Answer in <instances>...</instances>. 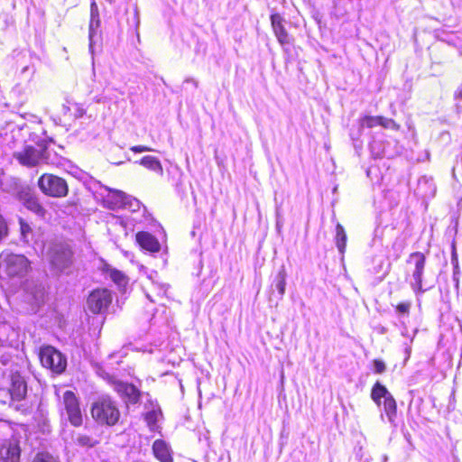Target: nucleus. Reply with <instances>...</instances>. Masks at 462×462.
Wrapping results in <instances>:
<instances>
[{
  "label": "nucleus",
  "mask_w": 462,
  "mask_h": 462,
  "mask_svg": "<svg viewBox=\"0 0 462 462\" xmlns=\"http://www.w3.org/2000/svg\"><path fill=\"white\" fill-rule=\"evenodd\" d=\"M29 269L30 262L24 255L14 254L9 250L0 254V274L22 277L28 273Z\"/></svg>",
  "instance_id": "f257e3e1"
},
{
  "label": "nucleus",
  "mask_w": 462,
  "mask_h": 462,
  "mask_svg": "<svg viewBox=\"0 0 462 462\" xmlns=\"http://www.w3.org/2000/svg\"><path fill=\"white\" fill-rule=\"evenodd\" d=\"M91 415L97 423L108 426L115 425L120 418L116 405L108 397H102L92 404Z\"/></svg>",
  "instance_id": "f03ea898"
},
{
  "label": "nucleus",
  "mask_w": 462,
  "mask_h": 462,
  "mask_svg": "<svg viewBox=\"0 0 462 462\" xmlns=\"http://www.w3.org/2000/svg\"><path fill=\"white\" fill-rule=\"evenodd\" d=\"M27 393V385L23 377L18 372H11L9 374V385L7 391L0 390V397L6 395L5 399H0L3 403H11L13 401L23 400Z\"/></svg>",
  "instance_id": "7ed1b4c3"
},
{
  "label": "nucleus",
  "mask_w": 462,
  "mask_h": 462,
  "mask_svg": "<svg viewBox=\"0 0 462 462\" xmlns=\"http://www.w3.org/2000/svg\"><path fill=\"white\" fill-rule=\"evenodd\" d=\"M41 190L51 197L61 198L68 194V185L66 181L52 174H43L38 180Z\"/></svg>",
  "instance_id": "20e7f679"
},
{
  "label": "nucleus",
  "mask_w": 462,
  "mask_h": 462,
  "mask_svg": "<svg viewBox=\"0 0 462 462\" xmlns=\"http://www.w3.org/2000/svg\"><path fill=\"white\" fill-rule=\"evenodd\" d=\"M39 356L42 365L53 373L61 374L67 366L66 358L51 346L42 347Z\"/></svg>",
  "instance_id": "39448f33"
},
{
  "label": "nucleus",
  "mask_w": 462,
  "mask_h": 462,
  "mask_svg": "<svg viewBox=\"0 0 462 462\" xmlns=\"http://www.w3.org/2000/svg\"><path fill=\"white\" fill-rule=\"evenodd\" d=\"M62 403L66 410L69 422L79 427L82 424L83 418L79 400L72 391H66L62 395Z\"/></svg>",
  "instance_id": "423d86ee"
},
{
  "label": "nucleus",
  "mask_w": 462,
  "mask_h": 462,
  "mask_svg": "<svg viewBox=\"0 0 462 462\" xmlns=\"http://www.w3.org/2000/svg\"><path fill=\"white\" fill-rule=\"evenodd\" d=\"M112 301V295L106 289H98L93 291L87 300L88 310L95 313H102L106 310Z\"/></svg>",
  "instance_id": "0eeeda50"
},
{
  "label": "nucleus",
  "mask_w": 462,
  "mask_h": 462,
  "mask_svg": "<svg viewBox=\"0 0 462 462\" xmlns=\"http://www.w3.org/2000/svg\"><path fill=\"white\" fill-rule=\"evenodd\" d=\"M408 263H414V270L412 271V282L411 286L415 291H422V274L424 272L426 257L420 252H415L410 254Z\"/></svg>",
  "instance_id": "6e6552de"
},
{
  "label": "nucleus",
  "mask_w": 462,
  "mask_h": 462,
  "mask_svg": "<svg viewBox=\"0 0 462 462\" xmlns=\"http://www.w3.org/2000/svg\"><path fill=\"white\" fill-rule=\"evenodd\" d=\"M45 148L41 146L35 148L33 146H25L21 152H15L14 157L19 162L25 166H35L44 159Z\"/></svg>",
  "instance_id": "1a4fd4ad"
},
{
  "label": "nucleus",
  "mask_w": 462,
  "mask_h": 462,
  "mask_svg": "<svg viewBox=\"0 0 462 462\" xmlns=\"http://www.w3.org/2000/svg\"><path fill=\"white\" fill-rule=\"evenodd\" d=\"M71 256V251L61 245L53 247L49 254L51 265L59 271L64 270L70 264Z\"/></svg>",
  "instance_id": "9d476101"
},
{
  "label": "nucleus",
  "mask_w": 462,
  "mask_h": 462,
  "mask_svg": "<svg viewBox=\"0 0 462 462\" xmlns=\"http://www.w3.org/2000/svg\"><path fill=\"white\" fill-rule=\"evenodd\" d=\"M20 452L16 440L6 441L0 448V462H19Z\"/></svg>",
  "instance_id": "9b49d317"
},
{
  "label": "nucleus",
  "mask_w": 462,
  "mask_h": 462,
  "mask_svg": "<svg viewBox=\"0 0 462 462\" xmlns=\"http://www.w3.org/2000/svg\"><path fill=\"white\" fill-rule=\"evenodd\" d=\"M284 22H285V20L279 14H273L271 15V24H272L273 31L274 35L276 36L278 42L282 45L290 43V37H289V34L284 27Z\"/></svg>",
  "instance_id": "f8f14e48"
},
{
  "label": "nucleus",
  "mask_w": 462,
  "mask_h": 462,
  "mask_svg": "<svg viewBox=\"0 0 462 462\" xmlns=\"http://www.w3.org/2000/svg\"><path fill=\"white\" fill-rule=\"evenodd\" d=\"M115 390L125 402L135 403L139 400V391L133 384L119 382L115 384Z\"/></svg>",
  "instance_id": "ddd939ff"
},
{
  "label": "nucleus",
  "mask_w": 462,
  "mask_h": 462,
  "mask_svg": "<svg viewBox=\"0 0 462 462\" xmlns=\"http://www.w3.org/2000/svg\"><path fill=\"white\" fill-rule=\"evenodd\" d=\"M130 198L121 190L109 189V194L106 199L108 208L115 209L125 208L129 203Z\"/></svg>",
  "instance_id": "4468645a"
},
{
  "label": "nucleus",
  "mask_w": 462,
  "mask_h": 462,
  "mask_svg": "<svg viewBox=\"0 0 462 462\" xmlns=\"http://www.w3.org/2000/svg\"><path fill=\"white\" fill-rule=\"evenodd\" d=\"M136 241L139 245L150 252H159L161 245L158 240L150 233L139 232L136 234Z\"/></svg>",
  "instance_id": "2eb2a0df"
},
{
  "label": "nucleus",
  "mask_w": 462,
  "mask_h": 462,
  "mask_svg": "<svg viewBox=\"0 0 462 462\" xmlns=\"http://www.w3.org/2000/svg\"><path fill=\"white\" fill-rule=\"evenodd\" d=\"M21 201L31 211L39 216H44L45 209L40 204L38 199L29 191H22L19 195Z\"/></svg>",
  "instance_id": "dca6fc26"
},
{
  "label": "nucleus",
  "mask_w": 462,
  "mask_h": 462,
  "mask_svg": "<svg viewBox=\"0 0 462 462\" xmlns=\"http://www.w3.org/2000/svg\"><path fill=\"white\" fill-rule=\"evenodd\" d=\"M152 451L155 457L161 462H173L171 451L165 441L157 439L153 442Z\"/></svg>",
  "instance_id": "f3484780"
},
{
  "label": "nucleus",
  "mask_w": 462,
  "mask_h": 462,
  "mask_svg": "<svg viewBox=\"0 0 462 462\" xmlns=\"http://www.w3.org/2000/svg\"><path fill=\"white\" fill-rule=\"evenodd\" d=\"M103 272L107 275L118 287H125L128 282L126 275L108 264H105Z\"/></svg>",
  "instance_id": "a211bd4d"
},
{
  "label": "nucleus",
  "mask_w": 462,
  "mask_h": 462,
  "mask_svg": "<svg viewBox=\"0 0 462 462\" xmlns=\"http://www.w3.org/2000/svg\"><path fill=\"white\" fill-rule=\"evenodd\" d=\"M388 396H392V393L387 390V388L381 384L379 382H376L371 391V398L372 400L380 406L382 403V399L386 400Z\"/></svg>",
  "instance_id": "6ab92c4d"
},
{
  "label": "nucleus",
  "mask_w": 462,
  "mask_h": 462,
  "mask_svg": "<svg viewBox=\"0 0 462 462\" xmlns=\"http://www.w3.org/2000/svg\"><path fill=\"white\" fill-rule=\"evenodd\" d=\"M383 411L388 419V421L391 424L395 425L397 404L393 395L388 396V398L383 401Z\"/></svg>",
  "instance_id": "aec40b11"
},
{
  "label": "nucleus",
  "mask_w": 462,
  "mask_h": 462,
  "mask_svg": "<svg viewBox=\"0 0 462 462\" xmlns=\"http://www.w3.org/2000/svg\"><path fill=\"white\" fill-rule=\"evenodd\" d=\"M139 163L146 169L152 171L161 176L163 174L162 166L160 161L154 156H144L140 160Z\"/></svg>",
  "instance_id": "412c9836"
},
{
  "label": "nucleus",
  "mask_w": 462,
  "mask_h": 462,
  "mask_svg": "<svg viewBox=\"0 0 462 462\" xmlns=\"http://www.w3.org/2000/svg\"><path fill=\"white\" fill-rule=\"evenodd\" d=\"M336 245L341 254H343L346 251V233L343 227V226L339 223L336 226Z\"/></svg>",
  "instance_id": "4be33fe9"
},
{
  "label": "nucleus",
  "mask_w": 462,
  "mask_h": 462,
  "mask_svg": "<svg viewBox=\"0 0 462 462\" xmlns=\"http://www.w3.org/2000/svg\"><path fill=\"white\" fill-rule=\"evenodd\" d=\"M286 272L285 269L282 267L277 273L275 277V286L278 290L281 296H283L285 293V287H286Z\"/></svg>",
  "instance_id": "5701e85b"
},
{
  "label": "nucleus",
  "mask_w": 462,
  "mask_h": 462,
  "mask_svg": "<svg viewBox=\"0 0 462 462\" xmlns=\"http://www.w3.org/2000/svg\"><path fill=\"white\" fill-rule=\"evenodd\" d=\"M31 462H59V460L49 452H38Z\"/></svg>",
  "instance_id": "b1692460"
},
{
  "label": "nucleus",
  "mask_w": 462,
  "mask_h": 462,
  "mask_svg": "<svg viewBox=\"0 0 462 462\" xmlns=\"http://www.w3.org/2000/svg\"><path fill=\"white\" fill-rule=\"evenodd\" d=\"M160 416L161 412L157 411H151L146 413L145 420L152 430H155L156 422L158 421Z\"/></svg>",
  "instance_id": "393cba45"
},
{
  "label": "nucleus",
  "mask_w": 462,
  "mask_h": 462,
  "mask_svg": "<svg viewBox=\"0 0 462 462\" xmlns=\"http://www.w3.org/2000/svg\"><path fill=\"white\" fill-rule=\"evenodd\" d=\"M379 116H365L360 119L362 127L373 128L379 125Z\"/></svg>",
  "instance_id": "a878e982"
},
{
  "label": "nucleus",
  "mask_w": 462,
  "mask_h": 462,
  "mask_svg": "<svg viewBox=\"0 0 462 462\" xmlns=\"http://www.w3.org/2000/svg\"><path fill=\"white\" fill-rule=\"evenodd\" d=\"M100 20L99 16H91L89 23V40H90V48L92 47V38L95 33V31L99 27Z\"/></svg>",
  "instance_id": "bb28decb"
},
{
  "label": "nucleus",
  "mask_w": 462,
  "mask_h": 462,
  "mask_svg": "<svg viewBox=\"0 0 462 462\" xmlns=\"http://www.w3.org/2000/svg\"><path fill=\"white\" fill-rule=\"evenodd\" d=\"M378 121H379V125L383 126V128H390V129H395V130H397L399 128L397 124L391 118L379 116Z\"/></svg>",
  "instance_id": "cd10ccee"
},
{
  "label": "nucleus",
  "mask_w": 462,
  "mask_h": 462,
  "mask_svg": "<svg viewBox=\"0 0 462 462\" xmlns=\"http://www.w3.org/2000/svg\"><path fill=\"white\" fill-rule=\"evenodd\" d=\"M19 222H20L21 236L23 240H27V236L31 233V227L22 218H20Z\"/></svg>",
  "instance_id": "c85d7f7f"
},
{
  "label": "nucleus",
  "mask_w": 462,
  "mask_h": 462,
  "mask_svg": "<svg viewBox=\"0 0 462 462\" xmlns=\"http://www.w3.org/2000/svg\"><path fill=\"white\" fill-rule=\"evenodd\" d=\"M77 442L81 446L92 447L94 446V441L91 438L86 435H79L77 438Z\"/></svg>",
  "instance_id": "c756f323"
},
{
  "label": "nucleus",
  "mask_w": 462,
  "mask_h": 462,
  "mask_svg": "<svg viewBox=\"0 0 462 462\" xmlns=\"http://www.w3.org/2000/svg\"><path fill=\"white\" fill-rule=\"evenodd\" d=\"M411 307V303L410 301L402 302L396 306V311L399 314H408Z\"/></svg>",
  "instance_id": "7c9ffc66"
},
{
  "label": "nucleus",
  "mask_w": 462,
  "mask_h": 462,
  "mask_svg": "<svg viewBox=\"0 0 462 462\" xmlns=\"http://www.w3.org/2000/svg\"><path fill=\"white\" fill-rule=\"evenodd\" d=\"M374 365V371L376 374H383L386 370V365L383 361L375 359L373 362Z\"/></svg>",
  "instance_id": "2f4dec72"
},
{
  "label": "nucleus",
  "mask_w": 462,
  "mask_h": 462,
  "mask_svg": "<svg viewBox=\"0 0 462 462\" xmlns=\"http://www.w3.org/2000/svg\"><path fill=\"white\" fill-rule=\"evenodd\" d=\"M8 234V227L5 220L0 215V241H2Z\"/></svg>",
  "instance_id": "473e14b6"
},
{
  "label": "nucleus",
  "mask_w": 462,
  "mask_h": 462,
  "mask_svg": "<svg viewBox=\"0 0 462 462\" xmlns=\"http://www.w3.org/2000/svg\"><path fill=\"white\" fill-rule=\"evenodd\" d=\"M131 151L134 152H150V151H152V148L150 147H147V146H143V145H135V146H132L131 148Z\"/></svg>",
  "instance_id": "72a5a7b5"
},
{
  "label": "nucleus",
  "mask_w": 462,
  "mask_h": 462,
  "mask_svg": "<svg viewBox=\"0 0 462 462\" xmlns=\"http://www.w3.org/2000/svg\"><path fill=\"white\" fill-rule=\"evenodd\" d=\"M85 113H86V111L82 106H79L78 104H75L74 116L76 118L82 117L85 115Z\"/></svg>",
  "instance_id": "f704fd0d"
},
{
  "label": "nucleus",
  "mask_w": 462,
  "mask_h": 462,
  "mask_svg": "<svg viewBox=\"0 0 462 462\" xmlns=\"http://www.w3.org/2000/svg\"><path fill=\"white\" fill-rule=\"evenodd\" d=\"M91 16H99L97 6L95 3L91 5Z\"/></svg>",
  "instance_id": "c9c22d12"
},
{
  "label": "nucleus",
  "mask_w": 462,
  "mask_h": 462,
  "mask_svg": "<svg viewBox=\"0 0 462 462\" xmlns=\"http://www.w3.org/2000/svg\"><path fill=\"white\" fill-rule=\"evenodd\" d=\"M159 286V289H160V292L162 294H165L167 290H168V285L166 284H162V285H158Z\"/></svg>",
  "instance_id": "e433bc0d"
},
{
  "label": "nucleus",
  "mask_w": 462,
  "mask_h": 462,
  "mask_svg": "<svg viewBox=\"0 0 462 462\" xmlns=\"http://www.w3.org/2000/svg\"><path fill=\"white\" fill-rule=\"evenodd\" d=\"M7 135H8L7 132L0 134V144L5 143V141L7 139Z\"/></svg>",
  "instance_id": "4c0bfd02"
},
{
  "label": "nucleus",
  "mask_w": 462,
  "mask_h": 462,
  "mask_svg": "<svg viewBox=\"0 0 462 462\" xmlns=\"http://www.w3.org/2000/svg\"><path fill=\"white\" fill-rule=\"evenodd\" d=\"M147 297L151 300V301H154V300L152 299L149 294H147Z\"/></svg>",
  "instance_id": "58836bf2"
},
{
  "label": "nucleus",
  "mask_w": 462,
  "mask_h": 462,
  "mask_svg": "<svg viewBox=\"0 0 462 462\" xmlns=\"http://www.w3.org/2000/svg\"><path fill=\"white\" fill-rule=\"evenodd\" d=\"M460 96L462 97V91H460Z\"/></svg>",
  "instance_id": "ea45409f"
}]
</instances>
